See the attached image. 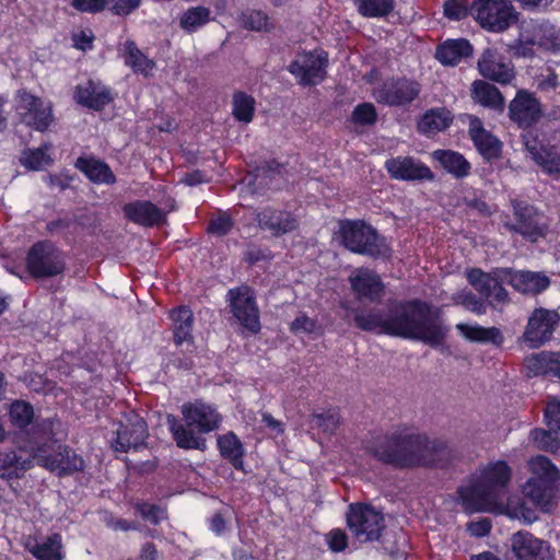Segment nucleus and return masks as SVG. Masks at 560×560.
I'll list each match as a JSON object with an SVG mask.
<instances>
[{
    "mask_svg": "<svg viewBox=\"0 0 560 560\" xmlns=\"http://www.w3.org/2000/svg\"><path fill=\"white\" fill-rule=\"evenodd\" d=\"M226 302L233 315H257L259 312L255 291L246 284L230 289Z\"/></svg>",
    "mask_w": 560,
    "mask_h": 560,
    "instance_id": "7c9ffc66",
    "label": "nucleus"
},
{
    "mask_svg": "<svg viewBox=\"0 0 560 560\" xmlns=\"http://www.w3.org/2000/svg\"><path fill=\"white\" fill-rule=\"evenodd\" d=\"M376 119L377 113L371 103L360 104L352 112V121L357 125L371 126L376 122Z\"/></svg>",
    "mask_w": 560,
    "mask_h": 560,
    "instance_id": "864d4df0",
    "label": "nucleus"
},
{
    "mask_svg": "<svg viewBox=\"0 0 560 560\" xmlns=\"http://www.w3.org/2000/svg\"><path fill=\"white\" fill-rule=\"evenodd\" d=\"M502 273L508 284L524 294H538L550 284L549 278L541 272L505 268V271Z\"/></svg>",
    "mask_w": 560,
    "mask_h": 560,
    "instance_id": "5701e85b",
    "label": "nucleus"
},
{
    "mask_svg": "<svg viewBox=\"0 0 560 560\" xmlns=\"http://www.w3.org/2000/svg\"><path fill=\"white\" fill-rule=\"evenodd\" d=\"M63 254L49 242L34 244L27 255V269L35 278H49L65 270Z\"/></svg>",
    "mask_w": 560,
    "mask_h": 560,
    "instance_id": "9d476101",
    "label": "nucleus"
},
{
    "mask_svg": "<svg viewBox=\"0 0 560 560\" xmlns=\"http://www.w3.org/2000/svg\"><path fill=\"white\" fill-rule=\"evenodd\" d=\"M512 206L515 222L504 223L509 231L521 234L533 243L546 235L545 217L535 207L516 200L512 201Z\"/></svg>",
    "mask_w": 560,
    "mask_h": 560,
    "instance_id": "9b49d317",
    "label": "nucleus"
},
{
    "mask_svg": "<svg viewBox=\"0 0 560 560\" xmlns=\"http://www.w3.org/2000/svg\"><path fill=\"white\" fill-rule=\"evenodd\" d=\"M124 51L125 63L132 68L133 71L147 73L153 68V61L142 54L133 40L125 42Z\"/></svg>",
    "mask_w": 560,
    "mask_h": 560,
    "instance_id": "37998d69",
    "label": "nucleus"
},
{
    "mask_svg": "<svg viewBox=\"0 0 560 560\" xmlns=\"http://www.w3.org/2000/svg\"><path fill=\"white\" fill-rule=\"evenodd\" d=\"M456 493L467 512L485 511L487 504L498 500L480 479L469 486H459Z\"/></svg>",
    "mask_w": 560,
    "mask_h": 560,
    "instance_id": "393cba45",
    "label": "nucleus"
},
{
    "mask_svg": "<svg viewBox=\"0 0 560 560\" xmlns=\"http://www.w3.org/2000/svg\"><path fill=\"white\" fill-rule=\"evenodd\" d=\"M211 21V10L207 7H190L179 16V26L188 34L195 33Z\"/></svg>",
    "mask_w": 560,
    "mask_h": 560,
    "instance_id": "79ce46f5",
    "label": "nucleus"
},
{
    "mask_svg": "<svg viewBox=\"0 0 560 560\" xmlns=\"http://www.w3.org/2000/svg\"><path fill=\"white\" fill-rule=\"evenodd\" d=\"M240 23L245 30L254 32H270L272 24L269 16L260 10H246L240 15Z\"/></svg>",
    "mask_w": 560,
    "mask_h": 560,
    "instance_id": "49530a36",
    "label": "nucleus"
},
{
    "mask_svg": "<svg viewBox=\"0 0 560 560\" xmlns=\"http://www.w3.org/2000/svg\"><path fill=\"white\" fill-rule=\"evenodd\" d=\"M530 467L534 476L527 480L523 492L536 506L547 510L552 504L555 483L560 477V471L542 455L536 456L530 462Z\"/></svg>",
    "mask_w": 560,
    "mask_h": 560,
    "instance_id": "423d86ee",
    "label": "nucleus"
},
{
    "mask_svg": "<svg viewBox=\"0 0 560 560\" xmlns=\"http://www.w3.org/2000/svg\"><path fill=\"white\" fill-rule=\"evenodd\" d=\"M125 215L132 222L152 226L165 221V214L150 201H136L125 205Z\"/></svg>",
    "mask_w": 560,
    "mask_h": 560,
    "instance_id": "2f4dec72",
    "label": "nucleus"
},
{
    "mask_svg": "<svg viewBox=\"0 0 560 560\" xmlns=\"http://www.w3.org/2000/svg\"><path fill=\"white\" fill-rule=\"evenodd\" d=\"M233 228V220L226 213H221L209 223L208 231L218 236L228 234Z\"/></svg>",
    "mask_w": 560,
    "mask_h": 560,
    "instance_id": "13d9d810",
    "label": "nucleus"
},
{
    "mask_svg": "<svg viewBox=\"0 0 560 560\" xmlns=\"http://www.w3.org/2000/svg\"><path fill=\"white\" fill-rule=\"evenodd\" d=\"M457 329L471 342L492 345L500 348L504 342L501 330L497 327H482L480 325L458 324Z\"/></svg>",
    "mask_w": 560,
    "mask_h": 560,
    "instance_id": "f704fd0d",
    "label": "nucleus"
},
{
    "mask_svg": "<svg viewBox=\"0 0 560 560\" xmlns=\"http://www.w3.org/2000/svg\"><path fill=\"white\" fill-rule=\"evenodd\" d=\"M355 3L364 18H385L395 8V0H357Z\"/></svg>",
    "mask_w": 560,
    "mask_h": 560,
    "instance_id": "c03bdc74",
    "label": "nucleus"
},
{
    "mask_svg": "<svg viewBox=\"0 0 560 560\" xmlns=\"http://www.w3.org/2000/svg\"><path fill=\"white\" fill-rule=\"evenodd\" d=\"M75 98L79 104L100 110L112 102V94L104 84L89 80L77 88Z\"/></svg>",
    "mask_w": 560,
    "mask_h": 560,
    "instance_id": "c756f323",
    "label": "nucleus"
},
{
    "mask_svg": "<svg viewBox=\"0 0 560 560\" xmlns=\"http://www.w3.org/2000/svg\"><path fill=\"white\" fill-rule=\"evenodd\" d=\"M526 377L560 380V351H540L526 355L523 361Z\"/></svg>",
    "mask_w": 560,
    "mask_h": 560,
    "instance_id": "a211bd4d",
    "label": "nucleus"
},
{
    "mask_svg": "<svg viewBox=\"0 0 560 560\" xmlns=\"http://www.w3.org/2000/svg\"><path fill=\"white\" fill-rule=\"evenodd\" d=\"M75 167L86 175V177L96 184H114L116 176L110 167L93 158H79L75 162Z\"/></svg>",
    "mask_w": 560,
    "mask_h": 560,
    "instance_id": "4c0bfd02",
    "label": "nucleus"
},
{
    "mask_svg": "<svg viewBox=\"0 0 560 560\" xmlns=\"http://www.w3.org/2000/svg\"><path fill=\"white\" fill-rule=\"evenodd\" d=\"M558 430L534 429L530 432V438L534 443L546 452L552 454H560V438Z\"/></svg>",
    "mask_w": 560,
    "mask_h": 560,
    "instance_id": "de8ad7c7",
    "label": "nucleus"
},
{
    "mask_svg": "<svg viewBox=\"0 0 560 560\" xmlns=\"http://www.w3.org/2000/svg\"><path fill=\"white\" fill-rule=\"evenodd\" d=\"M346 524L360 544L380 541L386 529L383 511L369 502L350 503L346 512Z\"/></svg>",
    "mask_w": 560,
    "mask_h": 560,
    "instance_id": "39448f33",
    "label": "nucleus"
},
{
    "mask_svg": "<svg viewBox=\"0 0 560 560\" xmlns=\"http://www.w3.org/2000/svg\"><path fill=\"white\" fill-rule=\"evenodd\" d=\"M511 552L515 560H551L553 558L548 541L527 530H518L511 536Z\"/></svg>",
    "mask_w": 560,
    "mask_h": 560,
    "instance_id": "2eb2a0df",
    "label": "nucleus"
},
{
    "mask_svg": "<svg viewBox=\"0 0 560 560\" xmlns=\"http://www.w3.org/2000/svg\"><path fill=\"white\" fill-rule=\"evenodd\" d=\"M318 329L317 317H295L291 323V330L294 334L299 331L316 332Z\"/></svg>",
    "mask_w": 560,
    "mask_h": 560,
    "instance_id": "69168bd1",
    "label": "nucleus"
},
{
    "mask_svg": "<svg viewBox=\"0 0 560 560\" xmlns=\"http://www.w3.org/2000/svg\"><path fill=\"white\" fill-rule=\"evenodd\" d=\"M50 150L49 144H44L37 149H27L23 151L21 155V163L28 170L38 171L44 166L49 165L51 163V159L48 155V151Z\"/></svg>",
    "mask_w": 560,
    "mask_h": 560,
    "instance_id": "09e8293b",
    "label": "nucleus"
},
{
    "mask_svg": "<svg viewBox=\"0 0 560 560\" xmlns=\"http://www.w3.org/2000/svg\"><path fill=\"white\" fill-rule=\"evenodd\" d=\"M468 13L467 3L464 0H448L444 3V14L452 20H462Z\"/></svg>",
    "mask_w": 560,
    "mask_h": 560,
    "instance_id": "680f3d73",
    "label": "nucleus"
},
{
    "mask_svg": "<svg viewBox=\"0 0 560 560\" xmlns=\"http://www.w3.org/2000/svg\"><path fill=\"white\" fill-rule=\"evenodd\" d=\"M432 155L441 163L446 172L456 178H464L470 173V163L458 152L451 150H436Z\"/></svg>",
    "mask_w": 560,
    "mask_h": 560,
    "instance_id": "ea45409f",
    "label": "nucleus"
},
{
    "mask_svg": "<svg viewBox=\"0 0 560 560\" xmlns=\"http://www.w3.org/2000/svg\"><path fill=\"white\" fill-rule=\"evenodd\" d=\"M559 322L560 317H528V323L523 335L524 341L530 348H539L551 339Z\"/></svg>",
    "mask_w": 560,
    "mask_h": 560,
    "instance_id": "a878e982",
    "label": "nucleus"
},
{
    "mask_svg": "<svg viewBox=\"0 0 560 560\" xmlns=\"http://www.w3.org/2000/svg\"><path fill=\"white\" fill-rule=\"evenodd\" d=\"M469 135L479 153L487 160L498 159L501 153V142L483 128L478 117H470Z\"/></svg>",
    "mask_w": 560,
    "mask_h": 560,
    "instance_id": "cd10ccee",
    "label": "nucleus"
},
{
    "mask_svg": "<svg viewBox=\"0 0 560 560\" xmlns=\"http://www.w3.org/2000/svg\"><path fill=\"white\" fill-rule=\"evenodd\" d=\"M148 436L147 422L137 416L126 422L120 421L118 423V428L110 440V448L115 453L139 451L147 445Z\"/></svg>",
    "mask_w": 560,
    "mask_h": 560,
    "instance_id": "ddd939ff",
    "label": "nucleus"
},
{
    "mask_svg": "<svg viewBox=\"0 0 560 560\" xmlns=\"http://www.w3.org/2000/svg\"><path fill=\"white\" fill-rule=\"evenodd\" d=\"M544 418L547 427L560 432V399H552L547 402L544 410Z\"/></svg>",
    "mask_w": 560,
    "mask_h": 560,
    "instance_id": "4d7b16f0",
    "label": "nucleus"
},
{
    "mask_svg": "<svg viewBox=\"0 0 560 560\" xmlns=\"http://www.w3.org/2000/svg\"><path fill=\"white\" fill-rule=\"evenodd\" d=\"M456 304H462L469 312L480 313L483 308V302L470 292H462L454 299Z\"/></svg>",
    "mask_w": 560,
    "mask_h": 560,
    "instance_id": "e2e57ef3",
    "label": "nucleus"
},
{
    "mask_svg": "<svg viewBox=\"0 0 560 560\" xmlns=\"http://www.w3.org/2000/svg\"><path fill=\"white\" fill-rule=\"evenodd\" d=\"M470 14L489 32L501 33L517 21V12L510 0H474Z\"/></svg>",
    "mask_w": 560,
    "mask_h": 560,
    "instance_id": "6e6552de",
    "label": "nucleus"
},
{
    "mask_svg": "<svg viewBox=\"0 0 560 560\" xmlns=\"http://www.w3.org/2000/svg\"><path fill=\"white\" fill-rule=\"evenodd\" d=\"M62 539L61 535L54 533L49 535L45 541L38 542L27 541L25 547L37 560H62Z\"/></svg>",
    "mask_w": 560,
    "mask_h": 560,
    "instance_id": "58836bf2",
    "label": "nucleus"
},
{
    "mask_svg": "<svg viewBox=\"0 0 560 560\" xmlns=\"http://www.w3.org/2000/svg\"><path fill=\"white\" fill-rule=\"evenodd\" d=\"M353 325L365 331L415 339L438 348L444 343L447 330L441 317H352Z\"/></svg>",
    "mask_w": 560,
    "mask_h": 560,
    "instance_id": "7ed1b4c3",
    "label": "nucleus"
},
{
    "mask_svg": "<svg viewBox=\"0 0 560 560\" xmlns=\"http://www.w3.org/2000/svg\"><path fill=\"white\" fill-rule=\"evenodd\" d=\"M195 317H176L174 323V342L176 346L187 343L194 347L192 326Z\"/></svg>",
    "mask_w": 560,
    "mask_h": 560,
    "instance_id": "3c124183",
    "label": "nucleus"
},
{
    "mask_svg": "<svg viewBox=\"0 0 560 560\" xmlns=\"http://www.w3.org/2000/svg\"><path fill=\"white\" fill-rule=\"evenodd\" d=\"M420 93V85L407 79L384 83L375 93L377 102L389 106H401L412 102Z\"/></svg>",
    "mask_w": 560,
    "mask_h": 560,
    "instance_id": "aec40b11",
    "label": "nucleus"
},
{
    "mask_svg": "<svg viewBox=\"0 0 560 560\" xmlns=\"http://www.w3.org/2000/svg\"><path fill=\"white\" fill-rule=\"evenodd\" d=\"M340 235L345 247L353 253L378 257L386 252L383 238L362 221H345L340 226Z\"/></svg>",
    "mask_w": 560,
    "mask_h": 560,
    "instance_id": "1a4fd4ad",
    "label": "nucleus"
},
{
    "mask_svg": "<svg viewBox=\"0 0 560 560\" xmlns=\"http://www.w3.org/2000/svg\"><path fill=\"white\" fill-rule=\"evenodd\" d=\"M137 512L142 518L149 521L153 525H159L162 520L167 518L166 509L148 502H141L136 505Z\"/></svg>",
    "mask_w": 560,
    "mask_h": 560,
    "instance_id": "603ef678",
    "label": "nucleus"
},
{
    "mask_svg": "<svg viewBox=\"0 0 560 560\" xmlns=\"http://www.w3.org/2000/svg\"><path fill=\"white\" fill-rule=\"evenodd\" d=\"M559 85L558 74L548 69L546 74H541L537 80V88L544 92L556 90Z\"/></svg>",
    "mask_w": 560,
    "mask_h": 560,
    "instance_id": "774afa93",
    "label": "nucleus"
},
{
    "mask_svg": "<svg viewBox=\"0 0 560 560\" xmlns=\"http://www.w3.org/2000/svg\"><path fill=\"white\" fill-rule=\"evenodd\" d=\"M348 536L345 530L334 528L327 534V544L332 552H341L348 547Z\"/></svg>",
    "mask_w": 560,
    "mask_h": 560,
    "instance_id": "bf43d9fd",
    "label": "nucleus"
},
{
    "mask_svg": "<svg viewBox=\"0 0 560 560\" xmlns=\"http://www.w3.org/2000/svg\"><path fill=\"white\" fill-rule=\"evenodd\" d=\"M511 478L512 469L509 464L502 459L489 463L480 474V480L497 499L508 492Z\"/></svg>",
    "mask_w": 560,
    "mask_h": 560,
    "instance_id": "b1692460",
    "label": "nucleus"
},
{
    "mask_svg": "<svg viewBox=\"0 0 560 560\" xmlns=\"http://www.w3.org/2000/svg\"><path fill=\"white\" fill-rule=\"evenodd\" d=\"M16 112L21 121L37 131H45L54 120L51 105L26 92L18 93Z\"/></svg>",
    "mask_w": 560,
    "mask_h": 560,
    "instance_id": "f8f14e48",
    "label": "nucleus"
},
{
    "mask_svg": "<svg viewBox=\"0 0 560 560\" xmlns=\"http://www.w3.org/2000/svg\"><path fill=\"white\" fill-rule=\"evenodd\" d=\"M8 417L11 425L21 431L20 434H15L14 440H21L25 432H27L33 424L40 419H35L33 405L23 399H15L9 405Z\"/></svg>",
    "mask_w": 560,
    "mask_h": 560,
    "instance_id": "473e14b6",
    "label": "nucleus"
},
{
    "mask_svg": "<svg viewBox=\"0 0 560 560\" xmlns=\"http://www.w3.org/2000/svg\"><path fill=\"white\" fill-rule=\"evenodd\" d=\"M472 54V46L467 39H452L436 49V59L445 66H456Z\"/></svg>",
    "mask_w": 560,
    "mask_h": 560,
    "instance_id": "c9c22d12",
    "label": "nucleus"
},
{
    "mask_svg": "<svg viewBox=\"0 0 560 560\" xmlns=\"http://www.w3.org/2000/svg\"><path fill=\"white\" fill-rule=\"evenodd\" d=\"M477 69L479 73L489 80L500 84H510L515 79L514 67L494 48H486L480 55Z\"/></svg>",
    "mask_w": 560,
    "mask_h": 560,
    "instance_id": "f3484780",
    "label": "nucleus"
},
{
    "mask_svg": "<svg viewBox=\"0 0 560 560\" xmlns=\"http://www.w3.org/2000/svg\"><path fill=\"white\" fill-rule=\"evenodd\" d=\"M255 220L261 231L268 232L275 237L289 234L299 226L298 218L293 213L272 207L256 210Z\"/></svg>",
    "mask_w": 560,
    "mask_h": 560,
    "instance_id": "dca6fc26",
    "label": "nucleus"
},
{
    "mask_svg": "<svg viewBox=\"0 0 560 560\" xmlns=\"http://www.w3.org/2000/svg\"><path fill=\"white\" fill-rule=\"evenodd\" d=\"M368 452L380 463L396 469L451 468L457 459L456 451L442 439H430L425 433L395 431L374 439Z\"/></svg>",
    "mask_w": 560,
    "mask_h": 560,
    "instance_id": "f257e3e1",
    "label": "nucleus"
},
{
    "mask_svg": "<svg viewBox=\"0 0 560 560\" xmlns=\"http://www.w3.org/2000/svg\"><path fill=\"white\" fill-rule=\"evenodd\" d=\"M280 165L276 164L275 162H270L267 164L266 167H261L257 170L256 175H249L246 177L247 186L252 187L255 185L256 182H259V185L262 184V182L268 177L269 173L279 172ZM252 194L256 192V188H249Z\"/></svg>",
    "mask_w": 560,
    "mask_h": 560,
    "instance_id": "0e129e2a",
    "label": "nucleus"
},
{
    "mask_svg": "<svg viewBox=\"0 0 560 560\" xmlns=\"http://www.w3.org/2000/svg\"><path fill=\"white\" fill-rule=\"evenodd\" d=\"M55 419H39L33 424L35 465L56 474L59 478L82 472L84 458L57 436Z\"/></svg>",
    "mask_w": 560,
    "mask_h": 560,
    "instance_id": "f03ea898",
    "label": "nucleus"
},
{
    "mask_svg": "<svg viewBox=\"0 0 560 560\" xmlns=\"http://www.w3.org/2000/svg\"><path fill=\"white\" fill-rule=\"evenodd\" d=\"M525 39H521L511 46V51L516 58H532L535 55L534 46L535 43H532L530 34H523Z\"/></svg>",
    "mask_w": 560,
    "mask_h": 560,
    "instance_id": "052dcab7",
    "label": "nucleus"
},
{
    "mask_svg": "<svg viewBox=\"0 0 560 560\" xmlns=\"http://www.w3.org/2000/svg\"><path fill=\"white\" fill-rule=\"evenodd\" d=\"M15 447L0 451V479L7 482L23 479L35 466L33 445V427L21 440H14Z\"/></svg>",
    "mask_w": 560,
    "mask_h": 560,
    "instance_id": "0eeeda50",
    "label": "nucleus"
},
{
    "mask_svg": "<svg viewBox=\"0 0 560 560\" xmlns=\"http://www.w3.org/2000/svg\"><path fill=\"white\" fill-rule=\"evenodd\" d=\"M107 0H72V7L81 12L96 13L106 8Z\"/></svg>",
    "mask_w": 560,
    "mask_h": 560,
    "instance_id": "338daca9",
    "label": "nucleus"
},
{
    "mask_svg": "<svg viewBox=\"0 0 560 560\" xmlns=\"http://www.w3.org/2000/svg\"><path fill=\"white\" fill-rule=\"evenodd\" d=\"M312 420L323 432H335L340 423L339 409L331 407L323 412H313Z\"/></svg>",
    "mask_w": 560,
    "mask_h": 560,
    "instance_id": "8fccbe9b",
    "label": "nucleus"
},
{
    "mask_svg": "<svg viewBox=\"0 0 560 560\" xmlns=\"http://www.w3.org/2000/svg\"><path fill=\"white\" fill-rule=\"evenodd\" d=\"M451 113L444 108L427 112L419 121L418 129L425 135H434L445 130L452 122Z\"/></svg>",
    "mask_w": 560,
    "mask_h": 560,
    "instance_id": "a19ab883",
    "label": "nucleus"
},
{
    "mask_svg": "<svg viewBox=\"0 0 560 560\" xmlns=\"http://www.w3.org/2000/svg\"><path fill=\"white\" fill-rule=\"evenodd\" d=\"M217 447L220 456L235 470L245 472V447L235 432L229 431L218 435Z\"/></svg>",
    "mask_w": 560,
    "mask_h": 560,
    "instance_id": "bb28decb",
    "label": "nucleus"
},
{
    "mask_svg": "<svg viewBox=\"0 0 560 560\" xmlns=\"http://www.w3.org/2000/svg\"><path fill=\"white\" fill-rule=\"evenodd\" d=\"M388 174L399 180H432L431 170L423 163L410 156L392 158L385 162Z\"/></svg>",
    "mask_w": 560,
    "mask_h": 560,
    "instance_id": "412c9836",
    "label": "nucleus"
},
{
    "mask_svg": "<svg viewBox=\"0 0 560 560\" xmlns=\"http://www.w3.org/2000/svg\"><path fill=\"white\" fill-rule=\"evenodd\" d=\"M505 268H497L491 272H485L479 268L468 269L466 277L468 282L482 295H491L492 288L504 284L503 273Z\"/></svg>",
    "mask_w": 560,
    "mask_h": 560,
    "instance_id": "e433bc0d",
    "label": "nucleus"
},
{
    "mask_svg": "<svg viewBox=\"0 0 560 560\" xmlns=\"http://www.w3.org/2000/svg\"><path fill=\"white\" fill-rule=\"evenodd\" d=\"M525 34L532 35V43L552 52L560 51V30L547 21H532L525 27Z\"/></svg>",
    "mask_w": 560,
    "mask_h": 560,
    "instance_id": "c85d7f7f",
    "label": "nucleus"
},
{
    "mask_svg": "<svg viewBox=\"0 0 560 560\" xmlns=\"http://www.w3.org/2000/svg\"><path fill=\"white\" fill-rule=\"evenodd\" d=\"M141 1L142 0H107L106 7L113 14L126 16L137 10Z\"/></svg>",
    "mask_w": 560,
    "mask_h": 560,
    "instance_id": "6e6d98bb",
    "label": "nucleus"
},
{
    "mask_svg": "<svg viewBox=\"0 0 560 560\" xmlns=\"http://www.w3.org/2000/svg\"><path fill=\"white\" fill-rule=\"evenodd\" d=\"M183 420L174 415L167 416L168 431L176 445L183 450H206V440L201 434L210 433L220 427L222 417L213 406L195 400L183 404Z\"/></svg>",
    "mask_w": 560,
    "mask_h": 560,
    "instance_id": "20e7f679",
    "label": "nucleus"
},
{
    "mask_svg": "<svg viewBox=\"0 0 560 560\" xmlns=\"http://www.w3.org/2000/svg\"><path fill=\"white\" fill-rule=\"evenodd\" d=\"M510 117L521 127H529L540 117V103L526 90H520L509 106Z\"/></svg>",
    "mask_w": 560,
    "mask_h": 560,
    "instance_id": "4be33fe9",
    "label": "nucleus"
},
{
    "mask_svg": "<svg viewBox=\"0 0 560 560\" xmlns=\"http://www.w3.org/2000/svg\"><path fill=\"white\" fill-rule=\"evenodd\" d=\"M233 116L238 121L248 124L253 120L255 113V100L253 96L236 92L233 95Z\"/></svg>",
    "mask_w": 560,
    "mask_h": 560,
    "instance_id": "a18cd8bd",
    "label": "nucleus"
},
{
    "mask_svg": "<svg viewBox=\"0 0 560 560\" xmlns=\"http://www.w3.org/2000/svg\"><path fill=\"white\" fill-rule=\"evenodd\" d=\"M472 100L483 107L502 112L504 109V97L497 86L483 81L476 80L471 84Z\"/></svg>",
    "mask_w": 560,
    "mask_h": 560,
    "instance_id": "72a5a7b5",
    "label": "nucleus"
},
{
    "mask_svg": "<svg viewBox=\"0 0 560 560\" xmlns=\"http://www.w3.org/2000/svg\"><path fill=\"white\" fill-rule=\"evenodd\" d=\"M431 307L428 303L415 299L406 302H400L394 315H430Z\"/></svg>",
    "mask_w": 560,
    "mask_h": 560,
    "instance_id": "5fc2aeb1",
    "label": "nucleus"
},
{
    "mask_svg": "<svg viewBox=\"0 0 560 560\" xmlns=\"http://www.w3.org/2000/svg\"><path fill=\"white\" fill-rule=\"evenodd\" d=\"M354 295L360 301L376 302L384 294V283L380 276L369 268H357L349 277Z\"/></svg>",
    "mask_w": 560,
    "mask_h": 560,
    "instance_id": "6ab92c4d",
    "label": "nucleus"
},
{
    "mask_svg": "<svg viewBox=\"0 0 560 560\" xmlns=\"http://www.w3.org/2000/svg\"><path fill=\"white\" fill-rule=\"evenodd\" d=\"M327 55L323 51L298 54L288 70L302 85H315L324 80Z\"/></svg>",
    "mask_w": 560,
    "mask_h": 560,
    "instance_id": "4468645a",
    "label": "nucleus"
}]
</instances>
